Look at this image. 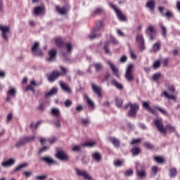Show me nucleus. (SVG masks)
<instances>
[{
	"mask_svg": "<svg viewBox=\"0 0 180 180\" xmlns=\"http://www.w3.org/2000/svg\"><path fill=\"white\" fill-rule=\"evenodd\" d=\"M142 106L143 109L147 110L149 113H152V115H157V110L160 112L164 116H168V112L165 108L162 107H158L157 105H154L153 108L150 105V101H143Z\"/></svg>",
	"mask_w": 180,
	"mask_h": 180,
	"instance_id": "nucleus-1",
	"label": "nucleus"
},
{
	"mask_svg": "<svg viewBox=\"0 0 180 180\" xmlns=\"http://www.w3.org/2000/svg\"><path fill=\"white\" fill-rule=\"evenodd\" d=\"M129 108H130L129 110L128 111L129 117H134V116L137 115V111L139 109H140L139 104L128 103L124 105L123 109L124 110H127Z\"/></svg>",
	"mask_w": 180,
	"mask_h": 180,
	"instance_id": "nucleus-2",
	"label": "nucleus"
},
{
	"mask_svg": "<svg viewBox=\"0 0 180 180\" xmlns=\"http://www.w3.org/2000/svg\"><path fill=\"white\" fill-rule=\"evenodd\" d=\"M168 91H169L170 94H168L167 91H163L162 95H164L165 98L167 99H171L172 101H176V96L174 95L175 94V86L171 84L167 87Z\"/></svg>",
	"mask_w": 180,
	"mask_h": 180,
	"instance_id": "nucleus-3",
	"label": "nucleus"
},
{
	"mask_svg": "<svg viewBox=\"0 0 180 180\" xmlns=\"http://www.w3.org/2000/svg\"><path fill=\"white\" fill-rule=\"evenodd\" d=\"M110 6L115 11L117 18H118L119 20H121V22H126L127 20V18H126V15L123 13V12L121 11L120 9L117 8L116 6H115L113 4L110 3Z\"/></svg>",
	"mask_w": 180,
	"mask_h": 180,
	"instance_id": "nucleus-4",
	"label": "nucleus"
},
{
	"mask_svg": "<svg viewBox=\"0 0 180 180\" xmlns=\"http://www.w3.org/2000/svg\"><path fill=\"white\" fill-rule=\"evenodd\" d=\"M133 68H134V65H133V64L129 65L127 68L125 72V78L128 81V82H133L134 81V76L133 75Z\"/></svg>",
	"mask_w": 180,
	"mask_h": 180,
	"instance_id": "nucleus-5",
	"label": "nucleus"
},
{
	"mask_svg": "<svg viewBox=\"0 0 180 180\" xmlns=\"http://www.w3.org/2000/svg\"><path fill=\"white\" fill-rule=\"evenodd\" d=\"M153 123L160 133L163 134H167V129L164 127V122H162V119H157L153 120Z\"/></svg>",
	"mask_w": 180,
	"mask_h": 180,
	"instance_id": "nucleus-6",
	"label": "nucleus"
},
{
	"mask_svg": "<svg viewBox=\"0 0 180 180\" xmlns=\"http://www.w3.org/2000/svg\"><path fill=\"white\" fill-rule=\"evenodd\" d=\"M35 136H25L24 138L20 139L18 142L15 143V147H22V146H25L27 143H30L32 141H34Z\"/></svg>",
	"mask_w": 180,
	"mask_h": 180,
	"instance_id": "nucleus-7",
	"label": "nucleus"
},
{
	"mask_svg": "<svg viewBox=\"0 0 180 180\" xmlns=\"http://www.w3.org/2000/svg\"><path fill=\"white\" fill-rule=\"evenodd\" d=\"M155 28H154V26L153 25H149L146 29V33L148 36L150 40L153 41V40H155L157 35L155 34Z\"/></svg>",
	"mask_w": 180,
	"mask_h": 180,
	"instance_id": "nucleus-8",
	"label": "nucleus"
},
{
	"mask_svg": "<svg viewBox=\"0 0 180 180\" xmlns=\"http://www.w3.org/2000/svg\"><path fill=\"white\" fill-rule=\"evenodd\" d=\"M1 32L3 40L8 41L9 40V34H11V28L8 26L1 25Z\"/></svg>",
	"mask_w": 180,
	"mask_h": 180,
	"instance_id": "nucleus-9",
	"label": "nucleus"
},
{
	"mask_svg": "<svg viewBox=\"0 0 180 180\" xmlns=\"http://www.w3.org/2000/svg\"><path fill=\"white\" fill-rule=\"evenodd\" d=\"M55 156L60 161H70V155H68L64 150H58Z\"/></svg>",
	"mask_w": 180,
	"mask_h": 180,
	"instance_id": "nucleus-10",
	"label": "nucleus"
},
{
	"mask_svg": "<svg viewBox=\"0 0 180 180\" xmlns=\"http://www.w3.org/2000/svg\"><path fill=\"white\" fill-rule=\"evenodd\" d=\"M71 7L70 5H65L63 7H59L58 6H56V11L60 13V15H67Z\"/></svg>",
	"mask_w": 180,
	"mask_h": 180,
	"instance_id": "nucleus-11",
	"label": "nucleus"
},
{
	"mask_svg": "<svg viewBox=\"0 0 180 180\" xmlns=\"http://www.w3.org/2000/svg\"><path fill=\"white\" fill-rule=\"evenodd\" d=\"M75 171L77 175H78V176H82V177H84V179L92 180V177H91V176H89V174H88V172H86V171L80 170L78 168H75Z\"/></svg>",
	"mask_w": 180,
	"mask_h": 180,
	"instance_id": "nucleus-12",
	"label": "nucleus"
},
{
	"mask_svg": "<svg viewBox=\"0 0 180 180\" xmlns=\"http://www.w3.org/2000/svg\"><path fill=\"white\" fill-rule=\"evenodd\" d=\"M31 51L32 53H36L37 56L41 57L43 56V51L40 49V44L39 42H35L31 48Z\"/></svg>",
	"mask_w": 180,
	"mask_h": 180,
	"instance_id": "nucleus-13",
	"label": "nucleus"
},
{
	"mask_svg": "<svg viewBox=\"0 0 180 180\" xmlns=\"http://www.w3.org/2000/svg\"><path fill=\"white\" fill-rule=\"evenodd\" d=\"M58 77H61V72L54 70L51 74L47 75L48 81L50 82H54Z\"/></svg>",
	"mask_w": 180,
	"mask_h": 180,
	"instance_id": "nucleus-14",
	"label": "nucleus"
},
{
	"mask_svg": "<svg viewBox=\"0 0 180 180\" xmlns=\"http://www.w3.org/2000/svg\"><path fill=\"white\" fill-rule=\"evenodd\" d=\"M33 13L35 16L44 15L46 13V7L44 6H37L34 8Z\"/></svg>",
	"mask_w": 180,
	"mask_h": 180,
	"instance_id": "nucleus-15",
	"label": "nucleus"
},
{
	"mask_svg": "<svg viewBox=\"0 0 180 180\" xmlns=\"http://www.w3.org/2000/svg\"><path fill=\"white\" fill-rule=\"evenodd\" d=\"M39 161H42V162H46L48 165H51L52 164H57V161L54 160V159L51 158L50 156H44L41 157L39 159Z\"/></svg>",
	"mask_w": 180,
	"mask_h": 180,
	"instance_id": "nucleus-16",
	"label": "nucleus"
},
{
	"mask_svg": "<svg viewBox=\"0 0 180 180\" xmlns=\"http://www.w3.org/2000/svg\"><path fill=\"white\" fill-rule=\"evenodd\" d=\"M105 23L101 20H98L95 22V27L94 29V32H99L101 29H103Z\"/></svg>",
	"mask_w": 180,
	"mask_h": 180,
	"instance_id": "nucleus-17",
	"label": "nucleus"
},
{
	"mask_svg": "<svg viewBox=\"0 0 180 180\" xmlns=\"http://www.w3.org/2000/svg\"><path fill=\"white\" fill-rule=\"evenodd\" d=\"M13 98H15L16 96V89L15 88H11L7 92V98L6 101L7 102H10L11 99Z\"/></svg>",
	"mask_w": 180,
	"mask_h": 180,
	"instance_id": "nucleus-18",
	"label": "nucleus"
},
{
	"mask_svg": "<svg viewBox=\"0 0 180 180\" xmlns=\"http://www.w3.org/2000/svg\"><path fill=\"white\" fill-rule=\"evenodd\" d=\"M108 65H110L111 70L112 71V73L117 77V78H120V75L119 74V69L113 64V63L108 61Z\"/></svg>",
	"mask_w": 180,
	"mask_h": 180,
	"instance_id": "nucleus-19",
	"label": "nucleus"
},
{
	"mask_svg": "<svg viewBox=\"0 0 180 180\" xmlns=\"http://www.w3.org/2000/svg\"><path fill=\"white\" fill-rule=\"evenodd\" d=\"M54 41L59 49H63L65 46V40L62 37H56L54 39Z\"/></svg>",
	"mask_w": 180,
	"mask_h": 180,
	"instance_id": "nucleus-20",
	"label": "nucleus"
},
{
	"mask_svg": "<svg viewBox=\"0 0 180 180\" xmlns=\"http://www.w3.org/2000/svg\"><path fill=\"white\" fill-rule=\"evenodd\" d=\"M108 140L115 148H119V147H120V140L117 139V138L110 136Z\"/></svg>",
	"mask_w": 180,
	"mask_h": 180,
	"instance_id": "nucleus-21",
	"label": "nucleus"
},
{
	"mask_svg": "<svg viewBox=\"0 0 180 180\" xmlns=\"http://www.w3.org/2000/svg\"><path fill=\"white\" fill-rule=\"evenodd\" d=\"M136 176L139 179H144V178L147 176V174L146 173V169H136Z\"/></svg>",
	"mask_w": 180,
	"mask_h": 180,
	"instance_id": "nucleus-22",
	"label": "nucleus"
},
{
	"mask_svg": "<svg viewBox=\"0 0 180 180\" xmlns=\"http://www.w3.org/2000/svg\"><path fill=\"white\" fill-rule=\"evenodd\" d=\"M146 7L148 8L150 12H154V9H155V1L148 0L146 4Z\"/></svg>",
	"mask_w": 180,
	"mask_h": 180,
	"instance_id": "nucleus-23",
	"label": "nucleus"
},
{
	"mask_svg": "<svg viewBox=\"0 0 180 180\" xmlns=\"http://www.w3.org/2000/svg\"><path fill=\"white\" fill-rule=\"evenodd\" d=\"M49 58H48V61H49V63H51V61H54V60H56V57H57V50L53 49L49 51Z\"/></svg>",
	"mask_w": 180,
	"mask_h": 180,
	"instance_id": "nucleus-24",
	"label": "nucleus"
},
{
	"mask_svg": "<svg viewBox=\"0 0 180 180\" xmlns=\"http://www.w3.org/2000/svg\"><path fill=\"white\" fill-rule=\"evenodd\" d=\"M34 86H37V83H36V81L34 79H32L31 82H30V84L27 85L26 86V89L25 90L26 91H32V92H33L34 94L36 93V90L34 89Z\"/></svg>",
	"mask_w": 180,
	"mask_h": 180,
	"instance_id": "nucleus-25",
	"label": "nucleus"
},
{
	"mask_svg": "<svg viewBox=\"0 0 180 180\" xmlns=\"http://www.w3.org/2000/svg\"><path fill=\"white\" fill-rule=\"evenodd\" d=\"M91 89L94 91L98 96H102V88L94 84V83L91 84Z\"/></svg>",
	"mask_w": 180,
	"mask_h": 180,
	"instance_id": "nucleus-26",
	"label": "nucleus"
},
{
	"mask_svg": "<svg viewBox=\"0 0 180 180\" xmlns=\"http://www.w3.org/2000/svg\"><path fill=\"white\" fill-rule=\"evenodd\" d=\"M15 165L14 159L10 158L1 163L3 167H12V165Z\"/></svg>",
	"mask_w": 180,
	"mask_h": 180,
	"instance_id": "nucleus-27",
	"label": "nucleus"
},
{
	"mask_svg": "<svg viewBox=\"0 0 180 180\" xmlns=\"http://www.w3.org/2000/svg\"><path fill=\"white\" fill-rule=\"evenodd\" d=\"M60 88H62V89L65 92H68V94H71V89L70 88V86L68 85H67L66 84H65L63 82H60Z\"/></svg>",
	"mask_w": 180,
	"mask_h": 180,
	"instance_id": "nucleus-28",
	"label": "nucleus"
},
{
	"mask_svg": "<svg viewBox=\"0 0 180 180\" xmlns=\"http://www.w3.org/2000/svg\"><path fill=\"white\" fill-rule=\"evenodd\" d=\"M93 160H95L97 162L102 161V155L99 152H96L91 155Z\"/></svg>",
	"mask_w": 180,
	"mask_h": 180,
	"instance_id": "nucleus-29",
	"label": "nucleus"
},
{
	"mask_svg": "<svg viewBox=\"0 0 180 180\" xmlns=\"http://www.w3.org/2000/svg\"><path fill=\"white\" fill-rule=\"evenodd\" d=\"M111 84L117 88V89H120V91H122V89H123V84L117 82V81H116V79H112L111 81Z\"/></svg>",
	"mask_w": 180,
	"mask_h": 180,
	"instance_id": "nucleus-30",
	"label": "nucleus"
},
{
	"mask_svg": "<svg viewBox=\"0 0 180 180\" xmlns=\"http://www.w3.org/2000/svg\"><path fill=\"white\" fill-rule=\"evenodd\" d=\"M93 65H94L96 72H99V71H102V70H103V66L102 65V63H94Z\"/></svg>",
	"mask_w": 180,
	"mask_h": 180,
	"instance_id": "nucleus-31",
	"label": "nucleus"
},
{
	"mask_svg": "<svg viewBox=\"0 0 180 180\" xmlns=\"http://www.w3.org/2000/svg\"><path fill=\"white\" fill-rule=\"evenodd\" d=\"M153 50L154 53H157V51H160V50H161V42L157 41L155 44H153Z\"/></svg>",
	"mask_w": 180,
	"mask_h": 180,
	"instance_id": "nucleus-32",
	"label": "nucleus"
},
{
	"mask_svg": "<svg viewBox=\"0 0 180 180\" xmlns=\"http://www.w3.org/2000/svg\"><path fill=\"white\" fill-rule=\"evenodd\" d=\"M177 174H178V171L176 170V168L173 167L169 169L170 178H175V176H176Z\"/></svg>",
	"mask_w": 180,
	"mask_h": 180,
	"instance_id": "nucleus-33",
	"label": "nucleus"
},
{
	"mask_svg": "<svg viewBox=\"0 0 180 180\" xmlns=\"http://www.w3.org/2000/svg\"><path fill=\"white\" fill-rule=\"evenodd\" d=\"M85 99L86 100V103L90 108H95V104L94 103V101H92L90 98L89 96L86 94L84 96Z\"/></svg>",
	"mask_w": 180,
	"mask_h": 180,
	"instance_id": "nucleus-34",
	"label": "nucleus"
},
{
	"mask_svg": "<svg viewBox=\"0 0 180 180\" xmlns=\"http://www.w3.org/2000/svg\"><path fill=\"white\" fill-rule=\"evenodd\" d=\"M131 153L133 155H139L141 153V149L139 147H134L131 148Z\"/></svg>",
	"mask_w": 180,
	"mask_h": 180,
	"instance_id": "nucleus-35",
	"label": "nucleus"
},
{
	"mask_svg": "<svg viewBox=\"0 0 180 180\" xmlns=\"http://www.w3.org/2000/svg\"><path fill=\"white\" fill-rule=\"evenodd\" d=\"M41 123H43L42 120L38 121L35 124L33 122H32L30 125V129H32V130H36L37 127H39V126L41 124Z\"/></svg>",
	"mask_w": 180,
	"mask_h": 180,
	"instance_id": "nucleus-36",
	"label": "nucleus"
},
{
	"mask_svg": "<svg viewBox=\"0 0 180 180\" xmlns=\"http://www.w3.org/2000/svg\"><path fill=\"white\" fill-rule=\"evenodd\" d=\"M82 147H95L96 146V142L95 141H88V142H85L84 143H83Z\"/></svg>",
	"mask_w": 180,
	"mask_h": 180,
	"instance_id": "nucleus-37",
	"label": "nucleus"
},
{
	"mask_svg": "<svg viewBox=\"0 0 180 180\" xmlns=\"http://www.w3.org/2000/svg\"><path fill=\"white\" fill-rule=\"evenodd\" d=\"M57 92H58V89H56V88H53L49 92H48L46 94V98H50V96H53V95H56V94H57Z\"/></svg>",
	"mask_w": 180,
	"mask_h": 180,
	"instance_id": "nucleus-38",
	"label": "nucleus"
},
{
	"mask_svg": "<svg viewBox=\"0 0 180 180\" xmlns=\"http://www.w3.org/2000/svg\"><path fill=\"white\" fill-rule=\"evenodd\" d=\"M165 129H166V132H167V130H168L169 133H175L176 131V129H175V127L171 125V124H167L166 125Z\"/></svg>",
	"mask_w": 180,
	"mask_h": 180,
	"instance_id": "nucleus-39",
	"label": "nucleus"
},
{
	"mask_svg": "<svg viewBox=\"0 0 180 180\" xmlns=\"http://www.w3.org/2000/svg\"><path fill=\"white\" fill-rule=\"evenodd\" d=\"M109 46H110V43L107 41L103 46V49L105 50V54L110 56L112 53H110V51L109 50Z\"/></svg>",
	"mask_w": 180,
	"mask_h": 180,
	"instance_id": "nucleus-40",
	"label": "nucleus"
},
{
	"mask_svg": "<svg viewBox=\"0 0 180 180\" xmlns=\"http://www.w3.org/2000/svg\"><path fill=\"white\" fill-rule=\"evenodd\" d=\"M154 160L156 162H158V164H164V162H165V159L161 156H155Z\"/></svg>",
	"mask_w": 180,
	"mask_h": 180,
	"instance_id": "nucleus-41",
	"label": "nucleus"
},
{
	"mask_svg": "<svg viewBox=\"0 0 180 180\" xmlns=\"http://www.w3.org/2000/svg\"><path fill=\"white\" fill-rule=\"evenodd\" d=\"M28 165H29V164H27V163H22V164L18 165L14 169V172H18V171H20L22 168H26V167H27Z\"/></svg>",
	"mask_w": 180,
	"mask_h": 180,
	"instance_id": "nucleus-42",
	"label": "nucleus"
},
{
	"mask_svg": "<svg viewBox=\"0 0 180 180\" xmlns=\"http://www.w3.org/2000/svg\"><path fill=\"white\" fill-rule=\"evenodd\" d=\"M65 47H66L68 53H72V44L71 42L66 43Z\"/></svg>",
	"mask_w": 180,
	"mask_h": 180,
	"instance_id": "nucleus-43",
	"label": "nucleus"
},
{
	"mask_svg": "<svg viewBox=\"0 0 180 180\" xmlns=\"http://www.w3.org/2000/svg\"><path fill=\"white\" fill-rule=\"evenodd\" d=\"M143 147L147 148V150H154V146L150 142H144Z\"/></svg>",
	"mask_w": 180,
	"mask_h": 180,
	"instance_id": "nucleus-44",
	"label": "nucleus"
},
{
	"mask_svg": "<svg viewBox=\"0 0 180 180\" xmlns=\"http://www.w3.org/2000/svg\"><path fill=\"white\" fill-rule=\"evenodd\" d=\"M51 115L56 116V117H58L60 116V110L58 108H53L51 110Z\"/></svg>",
	"mask_w": 180,
	"mask_h": 180,
	"instance_id": "nucleus-45",
	"label": "nucleus"
},
{
	"mask_svg": "<svg viewBox=\"0 0 180 180\" xmlns=\"http://www.w3.org/2000/svg\"><path fill=\"white\" fill-rule=\"evenodd\" d=\"M101 36H102L101 34H96L93 31L92 34L89 35V39H90V40H94V39H96V37H101Z\"/></svg>",
	"mask_w": 180,
	"mask_h": 180,
	"instance_id": "nucleus-46",
	"label": "nucleus"
},
{
	"mask_svg": "<svg viewBox=\"0 0 180 180\" xmlns=\"http://www.w3.org/2000/svg\"><path fill=\"white\" fill-rule=\"evenodd\" d=\"M160 29L162 30V36L167 38V27L165 25H160Z\"/></svg>",
	"mask_w": 180,
	"mask_h": 180,
	"instance_id": "nucleus-47",
	"label": "nucleus"
},
{
	"mask_svg": "<svg viewBox=\"0 0 180 180\" xmlns=\"http://www.w3.org/2000/svg\"><path fill=\"white\" fill-rule=\"evenodd\" d=\"M136 39L138 43H144V37H143V34H138Z\"/></svg>",
	"mask_w": 180,
	"mask_h": 180,
	"instance_id": "nucleus-48",
	"label": "nucleus"
},
{
	"mask_svg": "<svg viewBox=\"0 0 180 180\" xmlns=\"http://www.w3.org/2000/svg\"><path fill=\"white\" fill-rule=\"evenodd\" d=\"M115 103L117 106V108H122L123 105V101L119 98H115Z\"/></svg>",
	"mask_w": 180,
	"mask_h": 180,
	"instance_id": "nucleus-49",
	"label": "nucleus"
},
{
	"mask_svg": "<svg viewBox=\"0 0 180 180\" xmlns=\"http://www.w3.org/2000/svg\"><path fill=\"white\" fill-rule=\"evenodd\" d=\"M141 143V139L139 138L136 139H132L130 142L131 146H134V144H140Z\"/></svg>",
	"mask_w": 180,
	"mask_h": 180,
	"instance_id": "nucleus-50",
	"label": "nucleus"
},
{
	"mask_svg": "<svg viewBox=\"0 0 180 180\" xmlns=\"http://www.w3.org/2000/svg\"><path fill=\"white\" fill-rule=\"evenodd\" d=\"M103 12V10L101 8H96L93 13V16H95V15H101Z\"/></svg>",
	"mask_w": 180,
	"mask_h": 180,
	"instance_id": "nucleus-51",
	"label": "nucleus"
},
{
	"mask_svg": "<svg viewBox=\"0 0 180 180\" xmlns=\"http://www.w3.org/2000/svg\"><path fill=\"white\" fill-rule=\"evenodd\" d=\"M123 160H117L114 162L115 167H122L123 165Z\"/></svg>",
	"mask_w": 180,
	"mask_h": 180,
	"instance_id": "nucleus-52",
	"label": "nucleus"
},
{
	"mask_svg": "<svg viewBox=\"0 0 180 180\" xmlns=\"http://www.w3.org/2000/svg\"><path fill=\"white\" fill-rule=\"evenodd\" d=\"M160 77H161V73H156L153 75V81H158V79H160Z\"/></svg>",
	"mask_w": 180,
	"mask_h": 180,
	"instance_id": "nucleus-53",
	"label": "nucleus"
},
{
	"mask_svg": "<svg viewBox=\"0 0 180 180\" xmlns=\"http://www.w3.org/2000/svg\"><path fill=\"white\" fill-rule=\"evenodd\" d=\"M72 101L70 99H67L65 101V108H70V106H72Z\"/></svg>",
	"mask_w": 180,
	"mask_h": 180,
	"instance_id": "nucleus-54",
	"label": "nucleus"
},
{
	"mask_svg": "<svg viewBox=\"0 0 180 180\" xmlns=\"http://www.w3.org/2000/svg\"><path fill=\"white\" fill-rule=\"evenodd\" d=\"M6 119H7V123L12 122V119H13V115L11 112L8 113Z\"/></svg>",
	"mask_w": 180,
	"mask_h": 180,
	"instance_id": "nucleus-55",
	"label": "nucleus"
},
{
	"mask_svg": "<svg viewBox=\"0 0 180 180\" xmlns=\"http://www.w3.org/2000/svg\"><path fill=\"white\" fill-rule=\"evenodd\" d=\"M81 123H82V124H83V126H88V124H89V120L82 119Z\"/></svg>",
	"mask_w": 180,
	"mask_h": 180,
	"instance_id": "nucleus-56",
	"label": "nucleus"
},
{
	"mask_svg": "<svg viewBox=\"0 0 180 180\" xmlns=\"http://www.w3.org/2000/svg\"><path fill=\"white\" fill-rule=\"evenodd\" d=\"M60 69L62 71L61 75H63V74L65 75L68 72V69H67V68H64V66H60Z\"/></svg>",
	"mask_w": 180,
	"mask_h": 180,
	"instance_id": "nucleus-57",
	"label": "nucleus"
},
{
	"mask_svg": "<svg viewBox=\"0 0 180 180\" xmlns=\"http://www.w3.org/2000/svg\"><path fill=\"white\" fill-rule=\"evenodd\" d=\"M161 67V62L160 60H157L153 63V68H160Z\"/></svg>",
	"mask_w": 180,
	"mask_h": 180,
	"instance_id": "nucleus-58",
	"label": "nucleus"
},
{
	"mask_svg": "<svg viewBox=\"0 0 180 180\" xmlns=\"http://www.w3.org/2000/svg\"><path fill=\"white\" fill-rule=\"evenodd\" d=\"M130 54H131V58H132V60L137 59V55L134 53V51L130 50Z\"/></svg>",
	"mask_w": 180,
	"mask_h": 180,
	"instance_id": "nucleus-59",
	"label": "nucleus"
},
{
	"mask_svg": "<svg viewBox=\"0 0 180 180\" xmlns=\"http://www.w3.org/2000/svg\"><path fill=\"white\" fill-rule=\"evenodd\" d=\"M165 16H166V18H168L169 19L171 18H174V14L172 13V12L167 11L165 13Z\"/></svg>",
	"mask_w": 180,
	"mask_h": 180,
	"instance_id": "nucleus-60",
	"label": "nucleus"
},
{
	"mask_svg": "<svg viewBox=\"0 0 180 180\" xmlns=\"http://www.w3.org/2000/svg\"><path fill=\"white\" fill-rule=\"evenodd\" d=\"M124 175L125 176H131V175H133V169L127 170Z\"/></svg>",
	"mask_w": 180,
	"mask_h": 180,
	"instance_id": "nucleus-61",
	"label": "nucleus"
},
{
	"mask_svg": "<svg viewBox=\"0 0 180 180\" xmlns=\"http://www.w3.org/2000/svg\"><path fill=\"white\" fill-rule=\"evenodd\" d=\"M82 164H84V165H88V162H89V159L87 158L86 157H83L82 158Z\"/></svg>",
	"mask_w": 180,
	"mask_h": 180,
	"instance_id": "nucleus-62",
	"label": "nucleus"
},
{
	"mask_svg": "<svg viewBox=\"0 0 180 180\" xmlns=\"http://www.w3.org/2000/svg\"><path fill=\"white\" fill-rule=\"evenodd\" d=\"M151 171L154 174V175H157V172H158V167L157 166L152 167Z\"/></svg>",
	"mask_w": 180,
	"mask_h": 180,
	"instance_id": "nucleus-63",
	"label": "nucleus"
},
{
	"mask_svg": "<svg viewBox=\"0 0 180 180\" xmlns=\"http://www.w3.org/2000/svg\"><path fill=\"white\" fill-rule=\"evenodd\" d=\"M168 63H169V59L165 58L162 61L163 67H168Z\"/></svg>",
	"mask_w": 180,
	"mask_h": 180,
	"instance_id": "nucleus-64",
	"label": "nucleus"
}]
</instances>
